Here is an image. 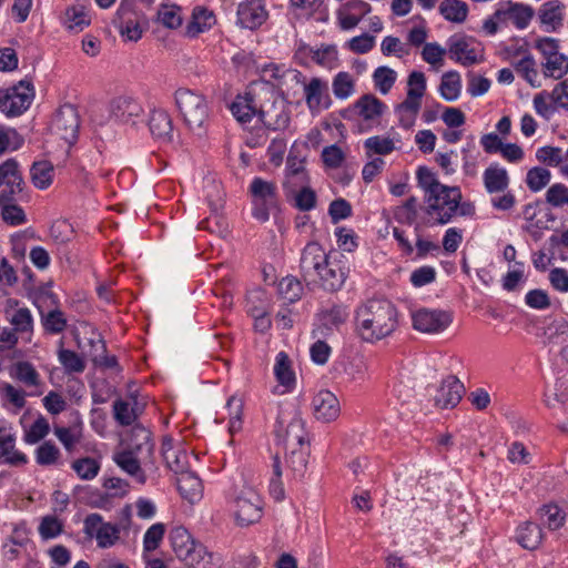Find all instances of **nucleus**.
I'll list each match as a JSON object with an SVG mask.
<instances>
[{"instance_id": "13d9d810", "label": "nucleus", "mask_w": 568, "mask_h": 568, "mask_svg": "<svg viewBox=\"0 0 568 568\" xmlns=\"http://www.w3.org/2000/svg\"><path fill=\"white\" fill-rule=\"evenodd\" d=\"M63 530L62 523L55 516H45L39 526V534L43 539L59 536Z\"/></svg>"}, {"instance_id": "de8ad7c7", "label": "nucleus", "mask_w": 568, "mask_h": 568, "mask_svg": "<svg viewBox=\"0 0 568 568\" xmlns=\"http://www.w3.org/2000/svg\"><path fill=\"white\" fill-rule=\"evenodd\" d=\"M59 361L67 373H82L85 369L84 361L73 351L61 348Z\"/></svg>"}, {"instance_id": "37998d69", "label": "nucleus", "mask_w": 568, "mask_h": 568, "mask_svg": "<svg viewBox=\"0 0 568 568\" xmlns=\"http://www.w3.org/2000/svg\"><path fill=\"white\" fill-rule=\"evenodd\" d=\"M72 469L81 479L90 480L98 475L100 464L94 458L83 457L72 463Z\"/></svg>"}, {"instance_id": "9b49d317", "label": "nucleus", "mask_w": 568, "mask_h": 568, "mask_svg": "<svg viewBox=\"0 0 568 568\" xmlns=\"http://www.w3.org/2000/svg\"><path fill=\"white\" fill-rule=\"evenodd\" d=\"M83 531L89 538H95L100 548L113 546L120 538V526L103 523L100 514H90L84 518Z\"/></svg>"}, {"instance_id": "c85d7f7f", "label": "nucleus", "mask_w": 568, "mask_h": 568, "mask_svg": "<svg viewBox=\"0 0 568 568\" xmlns=\"http://www.w3.org/2000/svg\"><path fill=\"white\" fill-rule=\"evenodd\" d=\"M346 278L345 272L342 267H333L329 262L325 264L323 271L320 273L317 281L321 282L322 287L327 292H337L344 285Z\"/></svg>"}, {"instance_id": "412c9836", "label": "nucleus", "mask_w": 568, "mask_h": 568, "mask_svg": "<svg viewBox=\"0 0 568 568\" xmlns=\"http://www.w3.org/2000/svg\"><path fill=\"white\" fill-rule=\"evenodd\" d=\"M176 486L182 498L191 504L202 497V480L192 471L186 470L179 474L176 478Z\"/></svg>"}, {"instance_id": "4d7b16f0", "label": "nucleus", "mask_w": 568, "mask_h": 568, "mask_svg": "<svg viewBox=\"0 0 568 568\" xmlns=\"http://www.w3.org/2000/svg\"><path fill=\"white\" fill-rule=\"evenodd\" d=\"M295 206L302 211L307 212L316 206L317 196L313 189L303 186L295 195Z\"/></svg>"}, {"instance_id": "393cba45", "label": "nucleus", "mask_w": 568, "mask_h": 568, "mask_svg": "<svg viewBox=\"0 0 568 568\" xmlns=\"http://www.w3.org/2000/svg\"><path fill=\"white\" fill-rule=\"evenodd\" d=\"M297 54H311L312 60L325 68H331L337 61V49L335 44L322 45L320 49H313L307 44H301L297 49Z\"/></svg>"}, {"instance_id": "e2e57ef3", "label": "nucleus", "mask_w": 568, "mask_h": 568, "mask_svg": "<svg viewBox=\"0 0 568 568\" xmlns=\"http://www.w3.org/2000/svg\"><path fill=\"white\" fill-rule=\"evenodd\" d=\"M365 149L379 155L389 154L394 150V142L389 138L372 136L364 143Z\"/></svg>"}, {"instance_id": "a19ab883", "label": "nucleus", "mask_w": 568, "mask_h": 568, "mask_svg": "<svg viewBox=\"0 0 568 568\" xmlns=\"http://www.w3.org/2000/svg\"><path fill=\"white\" fill-rule=\"evenodd\" d=\"M277 290L282 298L290 303L300 300L303 292L301 282L292 276L282 278L278 283Z\"/></svg>"}, {"instance_id": "a878e982", "label": "nucleus", "mask_w": 568, "mask_h": 568, "mask_svg": "<svg viewBox=\"0 0 568 568\" xmlns=\"http://www.w3.org/2000/svg\"><path fill=\"white\" fill-rule=\"evenodd\" d=\"M516 540L523 548L534 550L541 544L542 530L538 524L526 521L518 527Z\"/></svg>"}, {"instance_id": "ddd939ff", "label": "nucleus", "mask_w": 568, "mask_h": 568, "mask_svg": "<svg viewBox=\"0 0 568 568\" xmlns=\"http://www.w3.org/2000/svg\"><path fill=\"white\" fill-rule=\"evenodd\" d=\"M236 520L240 526H250L262 517V499L253 489L242 491L236 497Z\"/></svg>"}, {"instance_id": "0e129e2a", "label": "nucleus", "mask_w": 568, "mask_h": 568, "mask_svg": "<svg viewBox=\"0 0 568 568\" xmlns=\"http://www.w3.org/2000/svg\"><path fill=\"white\" fill-rule=\"evenodd\" d=\"M16 376L28 386H37L39 384V374L29 362H19L17 364Z\"/></svg>"}, {"instance_id": "0eeeda50", "label": "nucleus", "mask_w": 568, "mask_h": 568, "mask_svg": "<svg viewBox=\"0 0 568 568\" xmlns=\"http://www.w3.org/2000/svg\"><path fill=\"white\" fill-rule=\"evenodd\" d=\"M133 0H122L112 23L120 34L129 41H138L142 37L144 17L133 10Z\"/></svg>"}, {"instance_id": "69168bd1", "label": "nucleus", "mask_w": 568, "mask_h": 568, "mask_svg": "<svg viewBox=\"0 0 568 568\" xmlns=\"http://www.w3.org/2000/svg\"><path fill=\"white\" fill-rule=\"evenodd\" d=\"M1 207L2 220L10 225H20L26 222L23 210L17 204H3Z\"/></svg>"}, {"instance_id": "e433bc0d", "label": "nucleus", "mask_w": 568, "mask_h": 568, "mask_svg": "<svg viewBox=\"0 0 568 568\" xmlns=\"http://www.w3.org/2000/svg\"><path fill=\"white\" fill-rule=\"evenodd\" d=\"M508 12L514 24L518 29H525L528 27L530 20L535 16V10L532 7L519 2L508 1Z\"/></svg>"}, {"instance_id": "2f4dec72", "label": "nucleus", "mask_w": 568, "mask_h": 568, "mask_svg": "<svg viewBox=\"0 0 568 568\" xmlns=\"http://www.w3.org/2000/svg\"><path fill=\"white\" fill-rule=\"evenodd\" d=\"M462 90L460 75L457 71H447L442 75L439 84L440 97L446 101L458 99Z\"/></svg>"}, {"instance_id": "09e8293b", "label": "nucleus", "mask_w": 568, "mask_h": 568, "mask_svg": "<svg viewBox=\"0 0 568 568\" xmlns=\"http://www.w3.org/2000/svg\"><path fill=\"white\" fill-rule=\"evenodd\" d=\"M376 88L386 94L396 81V72L388 67H378L373 74Z\"/></svg>"}, {"instance_id": "1a4fd4ad", "label": "nucleus", "mask_w": 568, "mask_h": 568, "mask_svg": "<svg viewBox=\"0 0 568 568\" xmlns=\"http://www.w3.org/2000/svg\"><path fill=\"white\" fill-rule=\"evenodd\" d=\"M328 262V256L317 242H310L302 251L300 260L301 276L307 285L316 284L320 273Z\"/></svg>"}, {"instance_id": "f8f14e48", "label": "nucleus", "mask_w": 568, "mask_h": 568, "mask_svg": "<svg viewBox=\"0 0 568 568\" xmlns=\"http://www.w3.org/2000/svg\"><path fill=\"white\" fill-rule=\"evenodd\" d=\"M413 327L427 334L445 331L453 322V314L444 310L419 308L412 315Z\"/></svg>"}, {"instance_id": "8fccbe9b", "label": "nucleus", "mask_w": 568, "mask_h": 568, "mask_svg": "<svg viewBox=\"0 0 568 568\" xmlns=\"http://www.w3.org/2000/svg\"><path fill=\"white\" fill-rule=\"evenodd\" d=\"M333 93L337 99H346L354 91V81L348 72H338L333 80Z\"/></svg>"}, {"instance_id": "58836bf2", "label": "nucleus", "mask_w": 568, "mask_h": 568, "mask_svg": "<svg viewBox=\"0 0 568 568\" xmlns=\"http://www.w3.org/2000/svg\"><path fill=\"white\" fill-rule=\"evenodd\" d=\"M568 73V57L559 53L544 63V75L547 78L561 79Z\"/></svg>"}, {"instance_id": "bf43d9fd", "label": "nucleus", "mask_w": 568, "mask_h": 568, "mask_svg": "<svg viewBox=\"0 0 568 568\" xmlns=\"http://www.w3.org/2000/svg\"><path fill=\"white\" fill-rule=\"evenodd\" d=\"M115 420L122 426H130L138 417V413L130 410L129 403L118 399L113 403Z\"/></svg>"}, {"instance_id": "473e14b6", "label": "nucleus", "mask_w": 568, "mask_h": 568, "mask_svg": "<svg viewBox=\"0 0 568 568\" xmlns=\"http://www.w3.org/2000/svg\"><path fill=\"white\" fill-rule=\"evenodd\" d=\"M439 12L447 21L462 23L468 16V6L462 0H444L439 4Z\"/></svg>"}, {"instance_id": "338daca9", "label": "nucleus", "mask_w": 568, "mask_h": 568, "mask_svg": "<svg viewBox=\"0 0 568 568\" xmlns=\"http://www.w3.org/2000/svg\"><path fill=\"white\" fill-rule=\"evenodd\" d=\"M436 278V270L433 266H422L413 271L410 274V283L415 287H422L433 283Z\"/></svg>"}, {"instance_id": "2eb2a0df", "label": "nucleus", "mask_w": 568, "mask_h": 568, "mask_svg": "<svg viewBox=\"0 0 568 568\" xmlns=\"http://www.w3.org/2000/svg\"><path fill=\"white\" fill-rule=\"evenodd\" d=\"M237 24L248 30L260 28L268 18L264 0H245L237 7Z\"/></svg>"}, {"instance_id": "bb28decb", "label": "nucleus", "mask_w": 568, "mask_h": 568, "mask_svg": "<svg viewBox=\"0 0 568 568\" xmlns=\"http://www.w3.org/2000/svg\"><path fill=\"white\" fill-rule=\"evenodd\" d=\"M214 22L215 18L212 11L203 7H196L193 10L191 21L186 26L185 34L190 38H195L209 30Z\"/></svg>"}, {"instance_id": "79ce46f5", "label": "nucleus", "mask_w": 568, "mask_h": 568, "mask_svg": "<svg viewBox=\"0 0 568 568\" xmlns=\"http://www.w3.org/2000/svg\"><path fill=\"white\" fill-rule=\"evenodd\" d=\"M539 511L546 517L544 524L547 525L550 530H557L564 526L566 514L559 506L554 504L544 505Z\"/></svg>"}, {"instance_id": "dca6fc26", "label": "nucleus", "mask_w": 568, "mask_h": 568, "mask_svg": "<svg viewBox=\"0 0 568 568\" xmlns=\"http://www.w3.org/2000/svg\"><path fill=\"white\" fill-rule=\"evenodd\" d=\"M464 384L455 376L449 375L443 379L434 398L435 405L442 408H454L463 398Z\"/></svg>"}, {"instance_id": "6ab92c4d", "label": "nucleus", "mask_w": 568, "mask_h": 568, "mask_svg": "<svg viewBox=\"0 0 568 568\" xmlns=\"http://www.w3.org/2000/svg\"><path fill=\"white\" fill-rule=\"evenodd\" d=\"M304 91L307 106L312 112L317 111L321 106L329 108L331 99L327 94V84L320 78H312Z\"/></svg>"}, {"instance_id": "b1692460", "label": "nucleus", "mask_w": 568, "mask_h": 568, "mask_svg": "<svg viewBox=\"0 0 568 568\" xmlns=\"http://www.w3.org/2000/svg\"><path fill=\"white\" fill-rule=\"evenodd\" d=\"M564 4L559 0H549L545 2L538 11L541 24L547 26V31H556L562 26Z\"/></svg>"}, {"instance_id": "f257e3e1", "label": "nucleus", "mask_w": 568, "mask_h": 568, "mask_svg": "<svg viewBox=\"0 0 568 568\" xmlns=\"http://www.w3.org/2000/svg\"><path fill=\"white\" fill-rule=\"evenodd\" d=\"M356 332L368 343L389 336L398 326L397 310L385 298H372L356 311Z\"/></svg>"}, {"instance_id": "603ef678", "label": "nucleus", "mask_w": 568, "mask_h": 568, "mask_svg": "<svg viewBox=\"0 0 568 568\" xmlns=\"http://www.w3.org/2000/svg\"><path fill=\"white\" fill-rule=\"evenodd\" d=\"M50 432V425L48 420L40 415L29 430L26 432L24 442L28 444H37L42 440Z\"/></svg>"}, {"instance_id": "f03ea898", "label": "nucleus", "mask_w": 568, "mask_h": 568, "mask_svg": "<svg viewBox=\"0 0 568 568\" xmlns=\"http://www.w3.org/2000/svg\"><path fill=\"white\" fill-rule=\"evenodd\" d=\"M175 103L190 130L202 135L210 116L205 97L189 89H179L175 91Z\"/></svg>"}, {"instance_id": "680f3d73", "label": "nucleus", "mask_w": 568, "mask_h": 568, "mask_svg": "<svg viewBox=\"0 0 568 568\" xmlns=\"http://www.w3.org/2000/svg\"><path fill=\"white\" fill-rule=\"evenodd\" d=\"M328 214L333 223L345 220L352 215V205L345 199H336L331 202Z\"/></svg>"}, {"instance_id": "c03bdc74", "label": "nucleus", "mask_w": 568, "mask_h": 568, "mask_svg": "<svg viewBox=\"0 0 568 568\" xmlns=\"http://www.w3.org/2000/svg\"><path fill=\"white\" fill-rule=\"evenodd\" d=\"M551 173L549 170L535 166L527 172L526 183L530 191L538 192L550 182Z\"/></svg>"}, {"instance_id": "3c124183", "label": "nucleus", "mask_w": 568, "mask_h": 568, "mask_svg": "<svg viewBox=\"0 0 568 568\" xmlns=\"http://www.w3.org/2000/svg\"><path fill=\"white\" fill-rule=\"evenodd\" d=\"M159 21L169 29H176L182 24L181 8L178 6H162L158 12Z\"/></svg>"}, {"instance_id": "5fc2aeb1", "label": "nucleus", "mask_w": 568, "mask_h": 568, "mask_svg": "<svg viewBox=\"0 0 568 568\" xmlns=\"http://www.w3.org/2000/svg\"><path fill=\"white\" fill-rule=\"evenodd\" d=\"M165 532V526L161 523H156L152 525L146 532L144 534L143 538V547L145 551H153L159 546L160 542L163 539Z\"/></svg>"}, {"instance_id": "423d86ee", "label": "nucleus", "mask_w": 568, "mask_h": 568, "mask_svg": "<svg viewBox=\"0 0 568 568\" xmlns=\"http://www.w3.org/2000/svg\"><path fill=\"white\" fill-rule=\"evenodd\" d=\"M34 98V88L30 80H21L16 85L0 90V110L7 116H18L28 110Z\"/></svg>"}, {"instance_id": "6e6552de", "label": "nucleus", "mask_w": 568, "mask_h": 568, "mask_svg": "<svg viewBox=\"0 0 568 568\" xmlns=\"http://www.w3.org/2000/svg\"><path fill=\"white\" fill-rule=\"evenodd\" d=\"M80 119L74 105L65 103L55 112L51 131L69 145H73L79 136Z\"/></svg>"}, {"instance_id": "864d4df0", "label": "nucleus", "mask_w": 568, "mask_h": 568, "mask_svg": "<svg viewBox=\"0 0 568 568\" xmlns=\"http://www.w3.org/2000/svg\"><path fill=\"white\" fill-rule=\"evenodd\" d=\"M515 69L521 77L534 88L539 87V84L535 83V78L537 77L536 62L531 54H526L521 60H519L515 65Z\"/></svg>"}, {"instance_id": "6e6d98bb", "label": "nucleus", "mask_w": 568, "mask_h": 568, "mask_svg": "<svg viewBox=\"0 0 568 568\" xmlns=\"http://www.w3.org/2000/svg\"><path fill=\"white\" fill-rule=\"evenodd\" d=\"M546 202L554 207L568 204V187L562 183L552 184L546 192Z\"/></svg>"}, {"instance_id": "4c0bfd02", "label": "nucleus", "mask_w": 568, "mask_h": 568, "mask_svg": "<svg viewBox=\"0 0 568 568\" xmlns=\"http://www.w3.org/2000/svg\"><path fill=\"white\" fill-rule=\"evenodd\" d=\"M91 22V19L83 6H73L65 11V27L75 32L82 31Z\"/></svg>"}, {"instance_id": "a18cd8bd", "label": "nucleus", "mask_w": 568, "mask_h": 568, "mask_svg": "<svg viewBox=\"0 0 568 568\" xmlns=\"http://www.w3.org/2000/svg\"><path fill=\"white\" fill-rule=\"evenodd\" d=\"M163 458L166 466L175 474L179 475L187 470V454L185 450L168 448L163 453Z\"/></svg>"}, {"instance_id": "f3484780", "label": "nucleus", "mask_w": 568, "mask_h": 568, "mask_svg": "<svg viewBox=\"0 0 568 568\" xmlns=\"http://www.w3.org/2000/svg\"><path fill=\"white\" fill-rule=\"evenodd\" d=\"M258 82L252 87V91L244 97L239 95L230 109L235 119L241 123H247L258 111Z\"/></svg>"}, {"instance_id": "4468645a", "label": "nucleus", "mask_w": 568, "mask_h": 568, "mask_svg": "<svg viewBox=\"0 0 568 568\" xmlns=\"http://www.w3.org/2000/svg\"><path fill=\"white\" fill-rule=\"evenodd\" d=\"M110 116L123 124L135 125L136 120L143 115L142 105L131 97H116L110 102Z\"/></svg>"}, {"instance_id": "c9c22d12", "label": "nucleus", "mask_w": 568, "mask_h": 568, "mask_svg": "<svg viewBox=\"0 0 568 568\" xmlns=\"http://www.w3.org/2000/svg\"><path fill=\"white\" fill-rule=\"evenodd\" d=\"M0 457H4V463L19 466L28 462L27 456L14 450V437L12 435L0 436Z\"/></svg>"}, {"instance_id": "7ed1b4c3", "label": "nucleus", "mask_w": 568, "mask_h": 568, "mask_svg": "<svg viewBox=\"0 0 568 568\" xmlns=\"http://www.w3.org/2000/svg\"><path fill=\"white\" fill-rule=\"evenodd\" d=\"M258 120L270 130H285L291 120L286 100L274 89L267 91L265 99V82H258Z\"/></svg>"}, {"instance_id": "052dcab7", "label": "nucleus", "mask_w": 568, "mask_h": 568, "mask_svg": "<svg viewBox=\"0 0 568 568\" xmlns=\"http://www.w3.org/2000/svg\"><path fill=\"white\" fill-rule=\"evenodd\" d=\"M469 38L465 36H453L448 39V52L450 59L462 61V57L466 53L469 45Z\"/></svg>"}, {"instance_id": "72a5a7b5", "label": "nucleus", "mask_w": 568, "mask_h": 568, "mask_svg": "<svg viewBox=\"0 0 568 568\" xmlns=\"http://www.w3.org/2000/svg\"><path fill=\"white\" fill-rule=\"evenodd\" d=\"M274 373L277 382L287 389L293 388L295 384V375L291 368V359L285 352H280L276 356Z\"/></svg>"}, {"instance_id": "39448f33", "label": "nucleus", "mask_w": 568, "mask_h": 568, "mask_svg": "<svg viewBox=\"0 0 568 568\" xmlns=\"http://www.w3.org/2000/svg\"><path fill=\"white\" fill-rule=\"evenodd\" d=\"M170 541L175 555L183 560L186 566L194 567L209 555L206 547L200 541H196L183 526L171 529Z\"/></svg>"}, {"instance_id": "f704fd0d", "label": "nucleus", "mask_w": 568, "mask_h": 568, "mask_svg": "<svg viewBox=\"0 0 568 568\" xmlns=\"http://www.w3.org/2000/svg\"><path fill=\"white\" fill-rule=\"evenodd\" d=\"M31 180L36 187H49L53 179V165L48 161L34 162L30 169Z\"/></svg>"}, {"instance_id": "4be33fe9", "label": "nucleus", "mask_w": 568, "mask_h": 568, "mask_svg": "<svg viewBox=\"0 0 568 568\" xmlns=\"http://www.w3.org/2000/svg\"><path fill=\"white\" fill-rule=\"evenodd\" d=\"M386 105L374 94L367 93L362 95L353 105L355 111L365 121H372L379 118Z\"/></svg>"}, {"instance_id": "9d476101", "label": "nucleus", "mask_w": 568, "mask_h": 568, "mask_svg": "<svg viewBox=\"0 0 568 568\" xmlns=\"http://www.w3.org/2000/svg\"><path fill=\"white\" fill-rule=\"evenodd\" d=\"M462 197V192L458 186L443 185L438 203H434V200L432 202H427L428 205L425 209V212L428 215L436 213V223L440 225L446 224L457 213Z\"/></svg>"}, {"instance_id": "49530a36", "label": "nucleus", "mask_w": 568, "mask_h": 568, "mask_svg": "<svg viewBox=\"0 0 568 568\" xmlns=\"http://www.w3.org/2000/svg\"><path fill=\"white\" fill-rule=\"evenodd\" d=\"M61 453L59 448L50 440L41 444L36 450V460L40 466L54 465Z\"/></svg>"}, {"instance_id": "a211bd4d", "label": "nucleus", "mask_w": 568, "mask_h": 568, "mask_svg": "<svg viewBox=\"0 0 568 568\" xmlns=\"http://www.w3.org/2000/svg\"><path fill=\"white\" fill-rule=\"evenodd\" d=\"M313 407L316 419L325 423L336 419L341 412L337 397L327 389H323L314 396Z\"/></svg>"}, {"instance_id": "c756f323", "label": "nucleus", "mask_w": 568, "mask_h": 568, "mask_svg": "<svg viewBox=\"0 0 568 568\" xmlns=\"http://www.w3.org/2000/svg\"><path fill=\"white\" fill-rule=\"evenodd\" d=\"M250 193L254 202L276 203V184L262 178H254L250 185Z\"/></svg>"}, {"instance_id": "ea45409f", "label": "nucleus", "mask_w": 568, "mask_h": 568, "mask_svg": "<svg viewBox=\"0 0 568 568\" xmlns=\"http://www.w3.org/2000/svg\"><path fill=\"white\" fill-rule=\"evenodd\" d=\"M41 320L45 332L50 334H60L67 327V318L58 308L49 311L47 314L41 312Z\"/></svg>"}, {"instance_id": "20e7f679", "label": "nucleus", "mask_w": 568, "mask_h": 568, "mask_svg": "<svg viewBox=\"0 0 568 568\" xmlns=\"http://www.w3.org/2000/svg\"><path fill=\"white\" fill-rule=\"evenodd\" d=\"M150 432L142 425H134L131 430L129 449L116 453L113 456L115 464L130 476L135 477L138 483L145 484L146 476L141 468L139 459L134 456L135 452L141 450L143 444H149Z\"/></svg>"}, {"instance_id": "cd10ccee", "label": "nucleus", "mask_w": 568, "mask_h": 568, "mask_svg": "<svg viewBox=\"0 0 568 568\" xmlns=\"http://www.w3.org/2000/svg\"><path fill=\"white\" fill-rule=\"evenodd\" d=\"M418 185L426 192V202L438 203L440 195L442 184L435 176V174L427 166H419L416 172Z\"/></svg>"}, {"instance_id": "5701e85b", "label": "nucleus", "mask_w": 568, "mask_h": 568, "mask_svg": "<svg viewBox=\"0 0 568 568\" xmlns=\"http://www.w3.org/2000/svg\"><path fill=\"white\" fill-rule=\"evenodd\" d=\"M484 185L488 193H499L507 190L509 185V176L506 169L500 168L497 163L490 164L483 175Z\"/></svg>"}, {"instance_id": "aec40b11", "label": "nucleus", "mask_w": 568, "mask_h": 568, "mask_svg": "<svg viewBox=\"0 0 568 568\" xmlns=\"http://www.w3.org/2000/svg\"><path fill=\"white\" fill-rule=\"evenodd\" d=\"M148 125L151 134L161 141L170 142L172 140V120L169 113L162 109H155L151 112Z\"/></svg>"}, {"instance_id": "7c9ffc66", "label": "nucleus", "mask_w": 568, "mask_h": 568, "mask_svg": "<svg viewBox=\"0 0 568 568\" xmlns=\"http://www.w3.org/2000/svg\"><path fill=\"white\" fill-rule=\"evenodd\" d=\"M275 433L277 438L282 439L287 445L303 446L305 442L304 423L300 417L292 418L287 424L284 434L281 433L280 428H277Z\"/></svg>"}, {"instance_id": "774afa93", "label": "nucleus", "mask_w": 568, "mask_h": 568, "mask_svg": "<svg viewBox=\"0 0 568 568\" xmlns=\"http://www.w3.org/2000/svg\"><path fill=\"white\" fill-rule=\"evenodd\" d=\"M344 158L342 149L336 144L325 146L322 151L323 163L331 169L341 166Z\"/></svg>"}]
</instances>
